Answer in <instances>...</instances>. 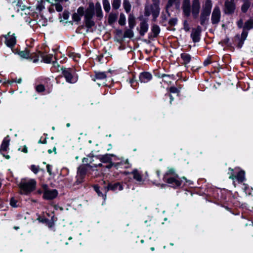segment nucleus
Returning <instances> with one entry per match:
<instances>
[{
    "instance_id": "nucleus-43",
    "label": "nucleus",
    "mask_w": 253,
    "mask_h": 253,
    "mask_svg": "<svg viewBox=\"0 0 253 253\" xmlns=\"http://www.w3.org/2000/svg\"><path fill=\"white\" fill-rule=\"evenodd\" d=\"M81 17L77 13L73 15V19L75 21H79L81 20Z\"/></svg>"
},
{
    "instance_id": "nucleus-41",
    "label": "nucleus",
    "mask_w": 253,
    "mask_h": 253,
    "mask_svg": "<svg viewBox=\"0 0 253 253\" xmlns=\"http://www.w3.org/2000/svg\"><path fill=\"white\" fill-rule=\"evenodd\" d=\"M44 87L42 84H40L37 86L36 87V90L38 92H42L44 90Z\"/></svg>"
},
{
    "instance_id": "nucleus-64",
    "label": "nucleus",
    "mask_w": 253,
    "mask_h": 253,
    "mask_svg": "<svg viewBox=\"0 0 253 253\" xmlns=\"http://www.w3.org/2000/svg\"><path fill=\"white\" fill-rule=\"evenodd\" d=\"M123 173L126 175H128V174H130V173L128 172V171H125V172H124Z\"/></svg>"
},
{
    "instance_id": "nucleus-19",
    "label": "nucleus",
    "mask_w": 253,
    "mask_h": 253,
    "mask_svg": "<svg viewBox=\"0 0 253 253\" xmlns=\"http://www.w3.org/2000/svg\"><path fill=\"white\" fill-rule=\"evenodd\" d=\"M112 157H115L113 154H107L104 155L100 156L97 158L100 160V162L106 163L111 162L112 161Z\"/></svg>"
},
{
    "instance_id": "nucleus-63",
    "label": "nucleus",
    "mask_w": 253,
    "mask_h": 253,
    "mask_svg": "<svg viewBox=\"0 0 253 253\" xmlns=\"http://www.w3.org/2000/svg\"><path fill=\"white\" fill-rule=\"evenodd\" d=\"M184 29L186 30V31H188L189 30V28L188 27V26L185 25L184 26Z\"/></svg>"
},
{
    "instance_id": "nucleus-23",
    "label": "nucleus",
    "mask_w": 253,
    "mask_h": 253,
    "mask_svg": "<svg viewBox=\"0 0 253 253\" xmlns=\"http://www.w3.org/2000/svg\"><path fill=\"white\" fill-rule=\"evenodd\" d=\"M131 173L133 175V178L138 182H142L143 179L141 174L138 172V170L134 169Z\"/></svg>"
},
{
    "instance_id": "nucleus-2",
    "label": "nucleus",
    "mask_w": 253,
    "mask_h": 253,
    "mask_svg": "<svg viewBox=\"0 0 253 253\" xmlns=\"http://www.w3.org/2000/svg\"><path fill=\"white\" fill-rule=\"evenodd\" d=\"M94 190L96 191L99 196H102L104 199L105 200L106 198V193L109 190H111L115 192H117L119 191H121L123 189V185L119 182H116L115 183H109L107 186H104L102 189V190L105 193L103 195L102 192L100 191L99 187L95 185L93 187Z\"/></svg>"
},
{
    "instance_id": "nucleus-52",
    "label": "nucleus",
    "mask_w": 253,
    "mask_h": 253,
    "mask_svg": "<svg viewBox=\"0 0 253 253\" xmlns=\"http://www.w3.org/2000/svg\"><path fill=\"white\" fill-rule=\"evenodd\" d=\"M247 35H248L247 32L244 31L242 33V36H241L242 39H243V40H245L247 36Z\"/></svg>"
},
{
    "instance_id": "nucleus-34",
    "label": "nucleus",
    "mask_w": 253,
    "mask_h": 253,
    "mask_svg": "<svg viewBox=\"0 0 253 253\" xmlns=\"http://www.w3.org/2000/svg\"><path fill=\"white\" fill-rule=\"evenodd\" d=\"M152 31L154 34V37H157L160 32V28L156 25H154L152 26Z\"/></svg>"
},
{
    "instance_id": "nucleus-59",
    "label": "nucleus",
    "mask_w": 253,
    "mask_h": 253,
    "mask_svg": "<svg viewBox=\"0 0 253 253\" xmlns=\"http://www.w3.org/2000/svg\"><path fill=\"white\" fill-rule=\"evenodd\" d=\"M22 151L24 153H27L28 152L27 148L26 146H24Z\"/></svg>"
},
{
    "instance_id": "nucleus-50",
    "label": "nucleus",
    "mask_w": 253,
    "mask_h": 253,
    "mask_svg": "<svg viewBox=\"0 0 253 253\" xmlns=\"http://www.w3.org/2000/svg\"><path fill=\"white\" fill-rule=\"evenodd\" d=\"M129 83H130L132 87H133V88L135 87V86L137 84V82H136V81L134 80L133 79H132L130 81Z\"/></svg>"
},
{
    "instance_id": "nucleus-17",
    "label": "nucleus",
    "mask_w": 253,
    "mask_h": 253,
    "mask_svg": "<svg viewBox=\"0 0 253 253\" xmlns=\"http://www.w3.org/2000/svg\"><path fill=\"white\" fill-rule=\"evenodd\" d=\"M182 9L184 14L186 16L190 15L191 13V7L190 0H184L182 4Z\"/></svg>"
},
{
    "instance_id": "nucleus-36",
    "label": "nucleus",
    "mask_w": 253,
    "mask_h": 253,
    "mask_svg": "<svg viewBox=\"0 0 253 253\" xmlns=\"http://www.w3.org/2000/svg\"><path fill=\"white\" fill-rule=\"evenodd\" d=\"M93 161H94V160L92 157L84 158L83 159V162L84 164V165H86L87 164L89 165L88 163L91 164Z\"/></svg>"
},
{
    "instance_id": "nucleus-49",
    "label": "nucleus",
    "mask_w": 253,
    "mask_h": 253,
    "mask_svg": "<svg viewBox=\"0 0 253 253\" xmlns=\"http://www.w3.org/2000/svg\"><path fill=\"white\" fill-rule=\"evenodd\" d=\"M109 163H110V165L106 166V168L108 169H110L113 166L117 167L120 164V163H116V164L113 163L112 161H111V162H109Z\"/></svg>"
},
{
    "instance_id": "nucleus-31",
    "label": "nucleus",
    "mask_w": 253,
    "mask_h": 253,
    "mask_svg": "<svg viewBox=\"0 0 253 253\" xmlns=\"http://www.w3.org/2000/svg\"><path fill=\"white\" fill-rule=\"evenodd\" d=\"M133 32L132 29L126 30L124 33V37L131 38L133 37Z\"/></svg>"
},
{
    "instance_id": "nucleus-32",
    "label": "nucleus",
    "mask_w": 253,
    "mask_h": 253,
    "mask_svg": "<svg viewBox=\"0 0 253 253\" xmlns=\"http://www.w3.org/2000/svg\"><path fill=\"white\" fill-rule=\"evenodd\" d=\"M253 28V21L250 20L245 23L244 28V29L250 30Z\"/></svg>"
},
{
    "instance_id": "nucleus-21",
    "label": "nucleus",
    "mask_w": 253,
    "mask_h": 253,
    "mask_svg": "<svg viewBox=\"0 0 253 253\" xmlns=\"http://www.w3.org/2000/svg\"><path fill=\"white\" fill-rule=\"evenodd\" d=\"M181 58L183 61V64L186 65L188 64L191 59V57L190 54L186 53L181 54Z\"/></svg>"
},
{
    "instance_id": "nucleus-10",
    "label": "nucleus",
    "mask_w": 253,
    "mask_h": 253,
    "mask_svg": "<svg viewBox=\"0 0 253 253\" xmlns=\"http://www.w3.org/2000/svg\"><path fill=\"white\" fill-rule=\"evenodd\" d=\"M221 12L219 7L217 6L214 7L211 14V22L213 24H217L220 19Z\"/></svg>"
},
{
    "instance_id": "nucleus-53",
    "label": "nucleus",
    "mask_w": 253,
    "mask_h": 253,
    "mask_svg": "<svg viewBox=\"0 0 253 253\" xmlns=\"http://www.w3.org/2000/svg\"><path fill=\"white\" fill-rule=\"evenodd\" d=\"M46 169H47V172L49 173V174L50 175H51L52 173H51V166L49 165H47L46 166Z\"/></svg>"
},
{
    "instance_id": "nucleus-7",
    "label": "nucleus",
    "mask_w": 253,
    "mask_h": 253,
    "mask_svg": "<svg viewBox=\"0 0 253 253\" xmlns=\"http://www.w3.org/2000/svg\"><path fill=\"white\" fill-rule=\"evenodd\" d=\"M88 168H93V166L87 164L86 165H81L78 168L77 175V184H80L83 181Z\"/></svg>"
},
{
    "instance_id": "nucleus-56",
    "label": "nucleus",
    "mask_w": 253,
    "mask_h": 253,
    "mask_svg": "<svg viewBox=\"0 0 253 253\" xmlns=\"http://www.w3.org/2000/svg\"><path fill=\"white\" fill-rule=\"evenodd\" d=\"M52 1H54V2H58L59 3H62L63 2L67 1L68 0H52Z\"/></svg>"
},
{
    "instance_id": "nucleus-28",
    "label": "nucleus",
    "mask_w": 253,
    "mask_h": 253,
    "mask_svg": "<svg viewBox=\"0 0 253 253\" xmlns=\"http://www.w3.org/2000/svg\"><path fill=\"white\" fill-rule=\"evenodd\" d=\"M17 53L19 55V56L24 58H28L31 56L30 52L27 50L21 51Z\"/></svg>"
},
{
    "instance_id": "nucleus-12",
    "label": "nucleus",
    "mask_w": 253,
    "mask_h": 253,
    "mask_svg": "<svg viewBox=\"0 0 253 253\" xmlns=\"http://www.w3.org/2000/svg\"><path fill=\"white\" fill-rule=\"evenodd\" d=\"M58 192L55 189H45L43 192V198L46 200H52L57 197Z\"/></svg>"
},
{
    "instance_id": "nucleus-58",
    "label": "nucleus",
    "mask_w": 253,
    "mask_h": 253,
    "mask_svg": "<svg viewBox=\"0 0 253 253\" xmlns=\"http://www.w3.org/2000/svg\"><path fill=\"white\" fill-rule=\"evenodd\" d=\"M93 166V168H97L98 167H101L102 166V164L101 163H100L98 165L94 164L93 165H92Z\"/></svg>"
},
{
    "instance_id": "nucleus-54",
    "label": "nucleus",
    "mask_w": 253,
    "mask_h": 253,
    "mask_svg": "<svg viewBox=\"0 0 253 253\" xmlns=\"http://www.w3.org/2000/svg\"><path fill=\"white\" fill-rule=\"evenodd\" d=\"M243 24V21L242 20H240L238 22V26L239 28H241Z\"/></svg>"
},
{
    "instance_id": "nucleus-37",
    "label": "nucleus",
    "mask_w": 253,
    "mask_h": 253,
    "mask_svg": "<svg viewBox=\"0 0 253 253\" xmlns=\"http://www.w3.org/2000/svg\"><path fill=\"white\" fill-rule=\"evenodd\" d=\"M120 0H113L112 2V6L114 9H118L120 6Z\"/></svg>"
},
{
    "instance_id": "nucleus-40",
    "label": "nucleus",
    "mask_w": 253,
    "mask_h": 253,
    "mask_svg": "<svg viewBox=\"0 0 253 253\" xmlns=\"http://www.w3.org/2000/svg\"><path fill=\"white\" fill-rule=\"evenodd\" d=\"M31 170L35 174L37 173L40 169L39 167L36 165H32L31 166Z\"/></svg>"
},
{
    "instance_id": "nucleus-42",
    "label": "nucleus",
    "mask_w": 253,
    "mask_h": 253,
    "mask_svg": "<svg viewBox=\"0 0 253 253\" xmlns=\"http://www.w3.org/2000/svg\"><path fill=\"white\" fill-rule=\"evenodd\" d=\"M77 13H78L81 17L83 16L84 13V8L83 7H80L77 10Z\"/></svg>"
},
{
    "instance_id": "nucleus-6",
    "label": "nucleus",
    "mask_w": 253,
    "mask_h": 253,
    "mask_svg": "<svg viewBox=\"0 0 253 253\" xmlns=\"http://www.w3.org/2000/svg\"><path fill=\"white\" fill-rule=\"evenodd\" d=\"M153 0L154 1V4L153 5H147L145 6V15L148 16L152 14L154 19H155L159 14L160 9L158 4L156 3V0Z\"/></svg>"
},
{
    "instance_id": "nucleus-26",
    "label": "nucleus",
    "mask_w": 253,
    "mask_h": 253,
    "mask_svg": "<svg viewBox=\"0 0 253 253\" xmlns=\"http://www.w3.org/2000/svg\"><path fill=\"white\" fill-rule=\"evenodd\" d=\"M50 3L52 4V5L54 6L55 8L57 11L61 12L63 10V7L61 4V3L58 2H54V1H48Z\"/></svg>"
},
{
    "instance_id": "nucleus-18",
    "label": "nucleus",
    "mask_w": 253,
    "mask_h": 253,
    "mask_svg": "<svg viewBox=\"0 0 253 253\" xmlns=\"http://www.w3.org/2000/svg\"><path fill=\"white\" fill-rule=\"evenodd\" d=\"M39 56L42 58V61L45 63H50L53 58V55L51 54H45L40 52Z\"/></svg>"
},
{
    "instance_id": "nucleus-9",
    "label": "nucleus",
    "mask_w": 253,
    "mask_h": 253,
    "mask_svg": "<svg viewBox=\"0 0 253 253\" xmlns=\"http://www.w3.org/2000/svg\"><path fill=\"white\" fill-rule=\"evenodd\" d=\"M5 38V43L8 46L12 49L16 43V37L14 34H11L10 32L7 33V35L3 36Z\"/></svg>"
},
{
    "instance_id": "nucleus-13",
    "label": "nucleus",
    "mask_w": 253,
    "mask_h": 253,
    "mask_svg": "<svg viewBox=\"0 0 253 253\" xmlns=\"http://www.w3.org/2000/svg\"><path fill=\"white\" fill-rule=\"evenodd\" d=\"M152 78V74L148 72H142L139 74V81L141 83H146L149 82Z\"/></svg>"
},
{
    "instance_id": "nucleus-47",
    "label": "nucleus",
    "mask_w": 253,
    "mask_h": 253,
    "mask_svg": "<svg viewBox=\"0 0 253 253\" xmlns=\"http://www.w3.org/2000/svg\"><path fill=\"white\" fill-rule=\"evenodd\" d=\"M70 57H71L73 60H74L75 61H77V58H79L80 57V55H78V54H71V55H70Z\"/></svg>"
},
{
    "instance_id": "nucleus-60",
    "label": "nucleus",
    "mask_w": 253,
    "mask_h": 253,
    "mask_svg": "<svg viewBox=\"0 0 253 253\" xmlns=\"http://www.w3.org/2000/svg\"><path fill=\"white\" fill-rule=\"evenodd\" d=\"M204 64L205 66H207L208 65H209L210 64V61L208 60H206L204 61Z\"/></svg>"
},
{
    "instance_id": "nucleus-62",
    "label": "nucleus",
    "mask_w": 253,
    "mask_h": 253,
    "mask_svg": "<svg viewBox=\"0 0 253 253\" xmlns=\"http://www.w3.org/2000/svg\"><path fill=\"white\" fill-rule=\"evenodd\" d=\"M244 185L245 186V187H244V191H245V192L246 193H247V188H247V186L245 184H244Z\"/></svg>"
},
{
    "instance_id": "nucleus-16",
    "label": "nucleus",
    "mask_w": 253,
    "mask_h": 253,
    "mask_svg": "<svg viewBox=\"0 0 253 253\" xmlns=\"http://www.w3.org/2000/svg\"><path fill=\"white\" fill-rule=\"evenodd\" d=\"M231 1H226L225 2V13L226 14H231L234 12L235 9V4L233 2V0H231Z\"/></svg>"
},
{
    "instance_id": "nucleus-38",
    "label": "nucleus",
    "mask_w": 253,
    "mask_h": 253,
    "mask_svg": "<svg viewBox=\"0 0 253 253\" xmlns=\"http://www.w3.org/2000/svg\"><path fill=\"white\" fill-rule=\"evenodd\" d=\"M91 18L89 19H85V25L88 28H91L94 25V22L91 19Z\"/></svg>"
},
{
    "instance_id": "nucleus-35",
    "label": "nucleus",
    "mask_w": 253,
    "mask_h": 253,
    "mask_svg": "<svg viewBox=\"0 0 253 253\" xmlns=\"http://www.w3.org/2000/svg\"><path fill=\"white\" fill-rule=\"evenodd\" d=\"M119 23L121 25H124L126 24V16L123 13L120 14Z\"/></svg>"
},
{
    "instance_id": "nucleus-61",
    "label": "nucleus",
    "mask_w": 253,
    "mask_h": 253,
    "mask_svg": "<svg viewBox=\"0 0 253 253\" xmlns=\"http://www.w3.org/2000/svg\"><path fill=\"white\" fill-rule=\"evenodd\" d=\"M21 81H22L21 79H19L18 80H17V81H15V82L18 84H20L21 83Z\"/></svg>"
},
{
    "instance_id": "nucleus-45",
    "label": "nucleus",
    "mask_w": 253,
    "mask_h": 253,
    "mask_svg": "<svg viewBox=\"0 0 253 253\" xmlns=\"http://www.w3.org/2000/svg\"><path fill=\"white\" fill-rule=\"evenodd\" d=\"M116 15L114 14H110L109 17V22H113L116 19Z\"/></svg>"
},
{
    "instance_id": "nucleus-25",
    "label": "nucleus",
    "mask_w": 253,
    "mask_h": 253,
    "mask_svg": "<svg viewBox=\"0 0 253 253\" xmlns=\"http://www.w3.org/2000/svg\"><path fill=\"white\" fill-rule=\"evenodd\" d=\"M93 5H92L91 7H90L89 8H88L86 9V10L85 12V19H89L91 18L93 14Z\"/></svg>"
},
{
    "instance_id": "nucleus-8",
    "label": "nucleus",
    "mask_w": 253,
    "mask_h": 253,
    "mask_svg": "<svg viewBox=\"0 0 253 253\" xmlns=\"http://www.w3.org/2000/svg\"><path fill=\"white\" fill-rule=\"evenodd\" d=\"M229 170L231 171L229 178L234 180L237 179L239 182H242L245 180V171L243 170H240L237 171L238 169H230Z\"/></svg>"
},
{
    "instance_id": "nucleus-14",
    "label": "nucleus",
    "mask_w": 253,
    "mask_h": 253,
    "mask_svg": "<svg viewBox=\"0 0 253 253\" xmlns=\"http://www.w3.org/2000/svg\"><path fill=\"white\" fill-rule=\"evenodd\" d=\"M201 32V30L200 27L192 30L191 37L194 42H198L200 41Z\"/></svg>"
},
{
    "instance_id": "nucleus-4",
    "label": "nucleus",
    "mask_w": 253,
    "mask_h": 253,
    "mask_svg": "<svg viewBox=\"0 0 253 253\" xmlns=\"http://www.w3.org/2000/svg\"><path fill=\"white\" fill-rule=\"evenodd\" d=\"M212 3L211 0H206L204 5L203 6V9L200 16V23L201 25H204L206 22L209 19V15L211 13Z\"/></svg>"
},
{
    "instance_id": "nucleus-48",
    "label": "nucleus",
    "mask_w": 253,
    "mask_h": 253,
    "mask_svg": "<svg viewBox=\"0 0 253 253\" xmlns=\"http://www.w3.org/2000/svg\"><path fill=\"white\" fill-rule=\"evenodd\" d=\"M69 14L68 11H65L63 13V17L64 20H67L69 18Z\"/></svg>"
},
{
    "instance_id": "nucleus-33",
    "label": "nucleus",
    "mask_w": 253,
    "mask_h": 253,
    "mask_svg": "<svg viewBox=\"0 0 253 253\" xmlns=\"http://www.w3.org/2000/svg\"><path fill=\"white\" fill-rule=\"evenodd\" d=\"M103 5L105 11L109 12L110 9V5L108 0H103Z\"/></svg>"
},
{
    "instance_id": "nucleus-20",
    "label": "nucleus",
    "mask_w": 253,
    "mask_h": 253,
    "mask_svg": "<svg viewBox=\"0 0 253 253\" xmlns=\"http://www.w3.org/2000/svg\"><path fill=\"white\" fill-rule=\"evenodd\" d=\"M148 24L146 21H142L140 23L139 33L141 36H144L148 30Z\"/></svg>"
},
{
    "instance_id": "nucleus-44",
    "label": "nucleus",
    "mask_w": 253,
    "mask_h": 253,
    "mask_svg": "<svg viewBox=\"0 0 253 253\" xmlns=\"http://www.w3.org/2000/svg\"><path fill=\"white\" fill-rule=\"evenodd\" d=\"M169 91L171 93H178L179 91V89L175 87L172 86L169 88Z\"/></svg>"
},
{
    "instance_id": "nucleus-46",
    "label": "nucleus",
    "mask_w": 253,
    "mask_h": 253,
    "mask_svg": "<svg viewBox=\"0 0 253 253\" xmlns=\"http://www.w3.org/2000/svg\"><path fill=\"white\" fill-rule=\"evenodd\" d=\"M16 203H17V201L15 200V199H14L13 198H12L10 200V204L12 207H17Z\"/></svg>"
},
{
    "instance_id": "nucleus-22",
    "label": "nucleus",
    "mask_w": 253,
    "mask_h": 253,
    "mask_svg": "<svg viewBox=\"0 0 253 253\" xmlns=\"http://www.w3.org/2000/svg\"><path fill=\"white\" fill-rule=\"evenodd\" d=\"M180 0H169L167 5V9H168L171 6L174 5L175 8H178L180 6Z\"/></svg>"
},
{
    "instance_id": "nucleus-39",
    "label": "nucleus",
    "mask_w": 253,
    "mask_h": 253,
    "mask_svg": "<svg viewBox=\"0 0 253 253\" xmlns=\"http://www.w3.org/2000/svg\"><path fill=\"white\" fill-rule=\"evenodd\" d=\"M250 6V3L248 2H245L242 6V10L243 12H245L247 11Z\"/></svg>"
},
{
    "instance_id": "nucleus-11",
    "label": "nucleus",
    "mask_w": 253,
    "mask_h": 253,
    "mask_svg": "<svg viewBox=\"0 0 253 253\" xmlns=\"http://www.w3.org/2000/svg\"><path fill=\"white\" fill-rule=\"evenodd\" d=\"M10 140L9 136H6L2 141L0 149V153L7 159H9L10 158V156L9 155H5L3 153L7 151L9 146Z\"/></svg>"
},
{
    "instance_id": "nucleus-1",
    "label": "nucleus",
    "mask_w": 253,
    "mask_h": 253,
    "mask_svg": "<svg viewBox=\"0 0 253 253\" xmlns=\"http://www.w3.org/2000/svg\"><path fill=\"white\" fill-rule=\"evenodd\" d=\"M164 180L174 188L178 187L181 185L182 180L175 173L172 169L167 171L164 176Z\"/></svg>"
},
{
    "instance_id": "nucleus-55",
    "label": "nucleus",
    "mask_w": 253,
    "mask_h": 253,
    "mask_svg": "<svg viewBox=\"0 0 253 253\" xmlns=\"http://www.w3.org/2000/svg\"><path fill=\"white\" fill-rule=\"evenodd\" d=\"M39 143L45 144L46 143V138H44L43 140H42V138L39 140Z\"/></svg>"
},
{
    "instance_id": "nucleus-27",
    "label": "nucleus",
    "mask_w": 253,
    "mask_h": 253,
    "mask_svg": "<svg viewBox=\"0 0 253 253\" xmlns=\"http://www.w3.org/2000/svg\"><path fill=\"white\" fill-rule=\"evenodd\" d=\"M163 78V81L164 82H166L168 84L171 83V80L173 79V75H167L166 74H163L162 76Z\"/></svg>"
},
{
    "instance_id": "nucleus-5",
    "label": "nucleus",
    "mask_w": 253,
    "mask_h": 253,
    "mask_svg": "<svg viewBox=\"0 0 253 253\" xmlns=\"http://www.w3.org/2000/svg\"><path fill=\"white\" fill-rule=\"evenodd\" d=\"M63 76L67 82L74 84L78 80V76L75 74L74 70L72 68H61Z\"/></svg>"
},
{
    "instance_id": "nucleus-24",
    "label": "nucleus",
    "mask_w": 253,
    "mask_h": 253,
    "mask_svg": "<svg viewBox=\"0 0 253 253\" xmlns=\"http://www.w3.org/2000/svg\"><path fill=\"white\" fill-rule=\"evenodd\" d=\"M128 25L130 29H133L135 26V18L132 14H129L128 18Z\"/></svg>"
},
{
    "instance_id": "nucleus-51",
    "label": "nucleus",
    "mask_w": 253,
    "mask_h": 253,
    "mask_svg": "<svg viewBox=\"0 0 253 253\" xmlns=\"http://www.w3.org/2000/svg\"><path fill=\"white\" fill-rule=\"evenodd\" d=\"M95 8L97 13L101 11V5L99 2L96 3Z\"/></svg>"
},
{
    "instance_id": "nucleus-57",
    "label": "nucleus",
    "mask_w": 253,
    "mask_h": 253,
    "mask_svg": "<svg viewBox=\"0 0 253 253\" xmlns=\"http://www.w3.org/2000/svg\"><path fill=\"white\" fill-rule=\"evenodd\" d=\"M124 163H125V164H127V165L126 166V167H125V168H129V167H130V166L129 164L128 163V160H126L125 161Z\"/></svg>"
},
{
    "instance_id": "nucleus-29",
    "label": "nucleus",
    "mask_w": 253,
    "mask_h": 253,
    "mask_svg": "<svg viewBox=\"0 0 253 253\" xmlns=\"http://www.w3.org/2000/svg\"><path fill=\"white\" fill-rule=\"evenodd\" d=\"M95 78L96 80H105L106 75L105 72H97L95 74Z\"/></svg>"
},
{
    "instance_id": "nucleus-15",
    "label": "nucleus",
    "mask_w": 253,
    "mask_h": 253,
    "mask_svg": "<svg viewBox=\"0 0 253 253\" xmlns=\"http://www.w3.org/2000/svg\"><path fill=\"white\" fill-rule=\"evenodd\" d=\"M200 7L199 0H194L192 5V13L195 18H197L199 15Z\"/></svg>"
},
{
    "instance_id": "nucleus-30",
    "label": "nucleus",
    "mask_w": 253,
    "mask_h": 253,
    "mask_svg": "<svg viewBox=\"0 0 253 253\" xmlns=\"http://www.w3.org/2000/svg\"><path fill=\"white\" fill-rule=\"evenodd\" d=\"M123 6L127 13L130 11L131 5L128 0H124Z\"/></svg>"
},
{
    "instance_id": "nucleus-3",
    "label": "nucleus",
    "mask_w": 253,
    "mask_h": 253,
    "mask_svg": "<svg viewBox=\"0 0 253 253\" xmlns=\"http://www.w3.org/2000/svg\"><path fill=\"white\" fill-rule=\"evenodd\" d=\"M36 185V182L34 179L22 180L19 184L20 193L23 194L30 193L35 189Z\"/></svg>"
}]
</instances>
